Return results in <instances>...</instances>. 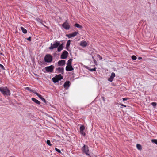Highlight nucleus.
<instances>
[{"label": "nucleus", "instance_id": "obj_1", "mask_svg": "<svg viewBox=\"0 0 157 157\" xmlns=\"http://www.w3.org/2000/svg\"><path fill=\"white\" fill-rule=\"evenodd\" d=\"M0 91L4 95H10V91L6 87H0Z\"/></svg>", "mask_w": 157, "mask_h": 157}, {"label": "nucleus", "instance_id": "obj_2", "mask_svg": "<svg viewBox=\"0 0 157 157\" xmlns=\"http://www.w3.org/2000/svg\"><path fill=\"white\" fill-rule=\"evenodd\" d=\"M60 44V42L57 41H56L54 42L53 44L52 43L51 44V46L48 48L50 50H53L54 48H56L59 46Z\"/></svg>", "mask_w": 157, "mask_h": 157}, {"label": "nucleus", "instance_id": "obj_3", "mask_svg": "<svg viewBox=\"0 0 157 157\" xmlns=\"http://www.w3.org/2000/svg\"><path fill=\"white\" fill-rule=\"evenodd\" d=\"M82 151L85 153L87 155L90 157V154L89 153V147L87 145H84L82 148Z\"/></svg>", "mask_w": 157, "mask_h": 157}, {"label": "nucleus", "instance_id": "obj_4", "mask_svg": "<svg viewBox=\"0 0 157 157\" xmlns=\"http://www.w3.org/2000/svg\"><path fill=\"white\" fill-rule=\"evenodd\" d=\"M52 60V56L49 54H46L44 57V60L47 63H50Z\"/></svg>", "mask_w": 157, "mask_h": 157}, {"label": "nucleus", "instance_id": "obj_5", "mask_svg": "<svg viewBox=\"0 0 157 157\" xmlns=\"http://www.w3.org/2000/svg\"><path fill=\"white\" fill-rule=\"evenodd\" d=\"M63 77L61 74L56 75L55 77L52 78L53 82L55 83L58 82V81L61 79H63Z\"/></svg>", "mask_w": 157, "mask_h": 157}, {"label": "nucleus", "instance_id": "obj_6", "mask_svg": "<svg viewBox=\"0 0 157 157\" xmlns=\"http://www.w3.org/2000/svg\"><path fill=\"white\" fill-rule=\"evenodd\" d=\"M54 66L51 65L49 66H47L45 68L46 71L48 73L52 72L54 68Z\"/></svg>", "mask_w": 157, "mask_h": 157}, {"label": "nucleus", "instance_id": "obj_7", "mask_svg": "<svg viewBox=\"0 0 157 157\" xmlns=\"http://www.w3.org/2000/svg\"><path fill=\"white\" fill-rule=\"evenodd\" d=\"M62 27L67 30L70 28V25L67 21L62 24Z\"/></svg>", "mask_w": 157, "mask_h": 157}, {"label": "nucleus", "instance_id": "obj_8", "mask_svg": "<svg viewBox=\"0 0 157 157\" xmlns=\"http://www.w3.org/2000/svg\"><path fill=\"white\" fill-rule=\"evenodd\" d=\"M68 54V52L64 50L61 55L60 58L62 59H65L67 58Z\"/></svg>", "mask_w": 157, "mask_h": 157}, {"label": "nucleus", "instance_id": "obj_9", "mask_svg": "<svg viewBox=\"0 0 157 157\" xmlns=\"http://www.w3.org/2000/svg\"><path fill=\"white\" fill-rule=\"evenodd\" d=\"M56 71L58 73H61L63 74L64 73V69L63 67H59L56 69Z\"/></svg>", "mask_w": 157, "mask_h": 157}, {"label": "nucleus", "instance_id": "obj_10", "mask_svg": "<svg viewBox=\"0 0 157 157\" xmlns=\"http://www.w3.org/2000/svg\"><path fill=\"white\" fill-rule=\"evenodd\" d=\"M78 34V32H75L71 34H69L67 35V36L68 37L70 38L71 37L75 36H76Z\"/></svg>", "mask_w": 157, "mask_h": 157}, {"label": "nucleus", "instance_id": "obj_11", "mask_svg": "<svg viewBox=\"0 0 157 157\" xmlns=\"http://www.w3.org/2000/svg\"><path fill=\"white\" fill-rule=\"evenodd\" d=\"M65 64V61L64 60H59L58 62V66H63Z\"/></svg>", "mask_w": 157, "mask_h": 157}, {"label": "nucleus", "instance_id": "obj_12", "mask_svg": "<svg viewBox=\"0 0 157 157\" xmlns=\"http://www.w3.org/2000/svg\"><path fill=\"white\" fill-rule=\"evenodd\" d=\"M115 76V74L114 73L112 72L111 73V75L110 77L108 78V81L110 82H112L113 79L114 78Z\"/></svg>", "mask_w": 157, "mask_h": 157}, {"label": "nucleus", "instance_id": "obj_13", "mask_svg": "<svg viewBox=\"0 0 157 157\" xmlns=\"http://www.w3.org/2000/svg\"><path fill=\"white\" fill-rule=\"evenodd\" d=\"M74 70L72 65H67L66 67V70L67 71H71Z\"/></svg>", "mask_w": 157, "mask_h": 157}, {"label": "nucleus", "instance_id": "obj_14", "mask_svg": "<svg viewBox=\"0 0 157 157\" xmlns=\"http://www.w3.org/2000/svg\"><path fill=\"white\" fill-rule=\"evenodd\" d=\"M80 45L83 47H86L87 45V42L85 41H82L80 42Z\"/></svg>", "mask_w": 157, "mask_h": 157}, {"label": "nucleus", "instance_id": "obj_15", "mask_svg": "<svg viewBox=\"0 0 157 157\" xmlns=\"http://www.w3.org/2000/svg\"><path fill=\"white\" fill-rule=\"evenodd\" d=\"M63 44H60V45H59V46L58 47L57 51L59 52H60L63 49Z\"/></svg>", "mask_w": 157, "mask_h": 157}, {"label": "nucleus", "instance_id": "obj_16", "mask_svg": "<svg viewBox=\"0 0 157 157\" xmlns=\"http://www.w3.org/2000/svg\"><path fill=\"white\" fill-rule=\"evenodd\" d=\"M70 86V82L69 81H66L63 85V86L65 88L66 87H69Z\"/></svg>", "mask_w": 157, "mask_h": 157}, {"label": "nucleus", "instance_id": "obj_17", "mask_svg": "<svg viewBox=\"0 0 157 157\" xmlns=\"http://www.w3.org/2000/svg\"><path fill=\"white\" fill-rule=\"evenodd\" d=\"M32 100L33 101L37 104L40 105V101L34 98H32Z\"/></svg>", "mask_w": 157, "mask_h": 157}, {"label": "nucleus", "instance_id": "obj_18", "mask_svg": "<svg viewBox=\"0 0 157 157\" xmlns=\"http://www.w3.org/2000/svg\"><path fill=\"white\" fill-rule=\"evenodd\" d=\"M71 41V40H69L67 42V44H66V49L67 50H68V47L69 46L70 44Z\"/></svg>", "mask_w": 157, "mask_h": 157}, {"label": "nucleus", "instance_id": "obj_19", "mask_svg": "<svg viewBox=\"0 0 157 157\" xmlns=\"http://www.w3.org/2000/svg\"><path fill=\"white\" fill-rule=\"evenodd\" d=\"M72 59H69L67 61V65H71V63L72 61Z\"/></svg>", "mask_w": 157, "mask_h": 157}, {"label": "nucleus", "instance_id": "obj_20", "mask_svg": "<svg viewBox=\"0 0 157 157\" xmlns=\"http://www.w3.org/2000/svg\"><path fill=\"white\" fill-rule=\"evenodd\" d=\"M21 30L23 33H27V30L26 29H25L23 27H21Z\"/></svg>", "mask_w": 157, "mask_h": 157}, {"label": "nucleus", "instance_id": "obj_21", "mask_svg": "<svg viewBox=\"0 0 157 157\" xmlns=\"http://www.w3.org/2000/svg\"><path fill=\"white\" fill-rule=\"evenodd\" d=\"M33 93L37 95L40 99H41L42 98V96L36 92H33Z\"/></svg>", "mask_w": 157, "mask_h": 157}, {"label": "nucleus", "instance_id": "obj_22", "mask_svg": "<svg viewBox=\"0 0 157 157\" xmlns=\"http://www.w3.org/2000/svg\"><path fill=\"white\" fill-rule=\"evenodd\" d=\"M75 26L78 28H82V26L80 25L79 24L77 23L75 24Z\"/></svg>", "mask_w": 157, "mask_h": 157}, {"label": "nucleus", "instance_id": "obj_23", "mask_svg": "<svg viewBox=\"0 0 157 157\" xmlns=\"http://www.w3.org/2000/svg\"><path fill=\"white\" fill-rule=\"evenodd\" d=\"M136 147L137 148L140 150H141L142 149L141 145L139 144H137L136 145Z\"/></svg>", "mask_w": 157, "mask_h": 157}, {"label": "nucleus", "instance_id": "obj_24", "mask_svg": "<svg viewBox=\"0 0 157 157\" xmlns=\"http://www.w3.org/2000/svg\"><path fill=\"white\" fill-rule=\"evenodd\" d=\"M85 128L84 126L83 125H82L80 127V131H84V130L85 129Z\"/></svg>", "mask_w": 157, "mask_h": 157}, {"label": "nucleus", "instance_id": "obj_25", "mask_svg": "<svg viewBox=\"0 0 157 157\" xmlns=\"http://www.w3.org/2000/svg\"><path fill=\"white\" fill-rule=\"evenodd\" d=\"M151 141L152 143H155L157 145V139H152Z\"/></svg>", "mask_w": 157, "mask_h": 157}, {"label": "nucleus", "instance_id": "obj_26", "mask_svg": "<svg viewBox=\"0 0 157 157\" xmlns=\"http://www.w3.org/2000/svg\"><path fill=\"white\" fill-rule=\"evenodd\" d=\"M131 58H132V59L133 60H136V59H137L136 57L135 56H134V55L132 56V57H131Z\"/></svg>", "mask_w": 157, "mask_h": 157}, {"label": "nucleus", "instance_id": "obj_27", "mask_svg": "<svg viewBox=\"0 0 157 157\" xmlns=\"http://www.w3.org/2000/svg\"><path fill=\"white\" fill-rule=\"evenodd\" d=\"M97 56L99 58L100 60H101L102 59V58L101 56L99 54H97Z\"/></svg>", "mask_w": 157, "mask_h": 157}, {"label": "nucleus", "instance_id": "obj_28", "mask_svg": "<svg viewBox=\"0 0 157 157\" xmlns=\"http://www.w3.org/2000/svg\"><path fill=\"white\" fill-rule=\"evenodd\" d=\"M25 89H26L27 90H29L31 92H33L32 90L31 89V88L29 87H27L25 88Z\"/></svg>", "mask_w": 157, "mask_h": 157}, {"label": "nucleus", "instance_id": "obj_29", "mask_svg": "<svg viewBox=\"0 0 157 157\" xmlns=\"http://www.w3.org/2000/svg\"><path fill=\"white\" fill-rule=\"evenodd\" d=\"M46 143L48 145L50 146H51L52 144H51V142L49 140H47L46 141Z\"/></svg>", "mask_w": 157, "mask_h": 157}, {"label": "nucleus", "instance_id": "obj_30", "mask_svg": "<svg viewBox=\"0 0 157 157\" xmlns=\"http://www.w3.org/2000/svg\"><path fill=\"white\" fill-rule=\"evenodd\" d=\"M151 104L153 106L155 107L156 106L157 103L156 102H153L151 103Z\"/></svg>", "mask_w": 157, "mask_h": 157}, {"label": "nucleus", "instance_id": "obj_31", "mask_svg": "<svg viewBox=\"0 0 157 157\" xmlns=\"http://www.w3.org/2000/svg\"><path fill=\"white\" fill-rule=\"evenodd\" d=\"M55 149L56 151H57V152H58L59 153H61V151L60 150L56 148H55Z\"/></svg>", "mask_w": 157, "mask_h": 157}, {"label": "nucleus", "instance_id": "obj_32", "mask_svg": "<svg viewBox=\"0 0 157 157\" xmlns=\"http://www.w3.org/2000/svg\"><path fill=\"white\" fill-rule=\"evenodd\" d=\"M80 133L83 136H85L86 135L85 133L83 131H80Z\"/></svg>", "mask_w": 157, "mask_h": 157}, {"label": "nucleus", "instance_id": "obj_33", "mask_svg": "<svg viewBox=\"0 0 157 157\" xmlns=\"http://www.w3.org/2000/svg\"><path fill=\"white\" fill-rule=\"evenodd\" d=\"M0 67L2 70H4L5 69L4 66L1 64H0Z\"/></svg>", "mask_w": 157, "mask_h": 157}, {"label": "nucleus", "instance_id": "obj_34", "mask_svg": "<svg viewBox=\"0 0 157 157\" xmlns=\"http://www.w3.org/2000/svg\"><path fill=\"white\" fill-rule=\"evenodd\" d=\"M89 70L91 71H96V68H94L93 69H89Z\"/></svg>", "mask_w": 157, "mask_h": 157}, {"label": "nucleus", "instance_id": "obj_35", "mask_svg": "<svg viewBox=\"0 0 157 157\" xmlns=\"http://www.w3.org/2000/svg\"><path fill=\"white\" fill-rule=\"evenodd\" d=\"M41 99L45 103L46 102V100L44 98H42Z\"/></svg>", "mask_w": 157, "mask_h": 157}, {"label": "nucleus", "instance_id": "obj_36", "mask_svg": "<svg viewBox=\"0 0 157 157\" xmlns=\"http://www.w3.org/2000/svg\"><path fill=\"white\" fill-rule=\"evenodd\" d=\"M27 40L28 41H31V37H29L27 39Z\"/></svg>", "mask_w": 157, "mask_h": 157}, {"label": "nucleus", "instance_id": "obj_37", "mask_svg": "<svg viewBox=\"0 0 157 157\" xmlns=\"http://www.w3.org/2000/svg\"><path fill=\"white\" fill-rule=\"evenodd\" d=\"M128 99V98H122V100L123 101H126Z\"/></svg>", "mask_w": 157, "mask_h": 157}, {"label": "nucleus", "instance_id": "obj_38", "mask_svg": "<svg viewBox=\"0 0 157 157\" xmlns=\"http://www.w3.org/2000/svg\"><path fill=\"white\" fill-rule=\"evenodd\" d=\"M120 105H121V106H124V107H126V105H123V104H121Z\"/></svg>", "mask_w": 157, "mask_h": 157}, {"label": "nucleus", "instance_id": "obj_39", "mask_svg": "<svg viewBox=\"0 0 157 157\" xmlns=\"http://www.w3.org/2000/svg\"><path fill=\"white\" fill-rule=\"evenodd\" d=\"M138 59L140 60L142 59V58L141 57H138Z\"/></svg>", "mask_w": 157, "mask_h": 157}, {"label": "nucleus", "instance_id": "obj_40", "mask_svg": "<svg viewBox=\"0 0 157 157\" xmlns=\"http://www.w3.org/2000/svg\"><path fill=\"white\" fill-rule=\"evenodd\" d=\"M94 61L95 64H96V63H97V62L95 59L94 60Z\"/></svg>", "mask_w": 157, "mask_h": 157}]
</instances>
